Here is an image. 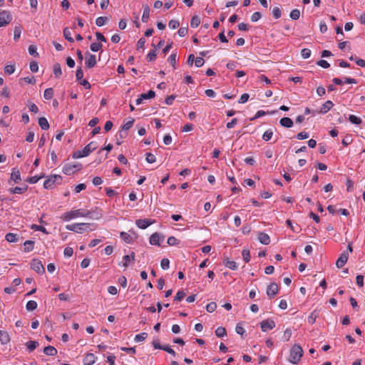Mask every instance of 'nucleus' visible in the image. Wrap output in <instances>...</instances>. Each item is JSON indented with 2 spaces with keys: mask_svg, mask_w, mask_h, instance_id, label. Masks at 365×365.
Returning <instances> with one entry per match:
<instances>
[{
  "mask_svg": "<svg viewBox=\"0 0 365 365\" xmlns=\"http://www.w3.org/2000/svg\"><path fill=\"white\" fill-rule=\"evenodd\" d=\"M79 217H93V212L81 209L71 210L63 213L60 218L63 221H70L72 219Z\"/></svg>",
  "mask_w": 365,
  "mask_h": 365,
  "instance_id": "nucleus-1",
  "label": "nucleus"
},
{
  "mask_svg": "<svg viewBox=\"0 0 365 365\" xmlns=\"http://www.w3.org/2000/svg\"><path fill=\"white\" fill-rule=\"evenodd\" d=\"M302 355V348L299 345L295 344L292 347L290 350L289 361L292 364H297L299 361Z\"/></svg>",
  "mask_w": 365,
  "mask_h": 365,
  "instance_id": "nucleus-2",
  "label": "nucleus"
},
{
  "mask_svg": "<svg viewBox=\"0 0 365 365\" xmlns=\"http://www.w3.org/2000/svg\"><path fill=\"white\" fill-rule=\"evenodd\" d=\"M90 225L91 224L89 223H74L66 225V228L68 230L73 231L77 233H83L84 231L87 230Z\"/></svg>",
  "mask_w": 365,
  "mask_h": 365,
  "instance_id": "nucleus-3",
  "label": "nucleus"
},
{
  "mask_svg": "<svg viewBox=\"0 0 365 365\" xmlns=\"http://www.w3.org/2000/svg\"><path fill=\"white\" fill-rule=\"evenodd\" d=\"M62 178L59 175H51L48 179L45 180L43 183V187L46 189H51L53 187V185L57 183L60 184L61 182Z\"/></svg>",
  "mask_w": 365,
  "mask_h": 365,
  "instance_id": "nucleus-4",
  "label": "nucleus"
},
{
  "mask_svg": "<svg viewBox=\"0 0 365 365\" xmlns=\"http://www.w3.org/2000/svg\"><path fill=\"white\" fill-rule=\"evenodd\" d=\"M82 168V165L80 163L76 164H66L63 168V173L67 175L74 174L77 170H80Z\"/></svg>",
  "mask_w": 365,
  "mask_h": 365,
  "instance_id": "nucleus-5",
  "label": "nucleus"
},
{
  "mask_svg": "<svg viewBox=\"0 0 365 365\" xmlns=\"http://www.w3.org/2000/svg\"><path fill=\"white\" fill-rule=\"evenodd\" d=\"M12 21V16L9 11L0 12V27L8 25Z\"/></svg>",
  "mask_w": 365,
  "mask_h": 365,
  "instance_id": "nucleus-6",
  "label": "nucleus"
},
{
  "mask_svg": "<svg viewBox=\"0 0 365 365\" xmlns=\"http://www.w3.org/2000/svg\"><path fill=\"white\" fill-rule=\"evenodd\" d=\"M31 268L38 274H43L45 269L42 262L38 259H34L31 262Z\"/></svg>",
  "mask_w": 365,
  "mask_h": 365,
  "instance_id": "nucleus-7",
  "label": "nucleus"
},
{
  "mask_svg": "<svg viewBox=\"0 0 365 365\" xmlns=\"http://www.w3.org/2000/svg\"><path fill=\"white\" fill-rule=\"evenodd\" d=\"M86 67L91 68L96 64V59L95 55L91 54L89 52L86 53Z\"/></svg>",
  "mask_w": 365,
  "mask_h": 365,
  "instance_id": "nucleus-8",
  "label": "nucleus"
},
{
  "mask_svg": "<svg viewBox=\"0 0 365 365\" xmlns=\"http://www.w3.org/2000/svg\"><path fill=\"white\" fill-rule=\"evenodd\" d=\"M260 327L262 331L271 330L275 327V322L272 319H266L260 323Z\"/></svg>",
  "mask_w": 365,
  "mask_h": 365,
  "instance_id": "nucleus-9",
  "label": "nucleus"
},
{
  "mask_svg": "<svg viewBox=\"0 0 365 365\" xmlns=\"http://www.w3.org/2000/svg\"><path fill=\"white\" fill-rule=\"evenodd\" d=\"M279 291V287L277 284L272 282L271 283L267 289V294L269 298H273Z\"/></svg>",
  "mask_w": 365,
  "mask_h": 365,
  "instance_id": "nucleus-10",
  "label": "nucleus"
},
{
  "mask_svg": "<svg viewBox=\"0 0 365 365\" xmlns=\"http://www.w3.org/2000/svg\"><path fill=\"white\" fill-rule=\"evenodd\" d=\"M349 258V253L347 252H344L341 254L340 257L336 262V265L338 268H341L347 262Z\"/></svg>",
  "mask_w": 365,
  "mask_h": 365,
  "instance_id": "nucleus-11",
  "label": "nucleus"
},
{
  "mask_svg": "<svg viewBox=\"0 0 365 365\" xmlns=\"http://www.w3.org/2000/svg\"><path fill=\"white\" fill-rule=\"evenodd\" d=\"M97 148L96 143L95 142H91L82 150V153H84L85 155L88 156L91 152Z\"/></svg>",
  "mask_w": 365,
  "mask_h": 365,
  "instance_id": "nucleus-12",
  "label": "nucleus"
},
{
  "mask_svg": "<svg viewBox=\"0 0 365 365\" xmlns=\"http://www.w3.org/2000/svg\"><path fill=\"white\" fill-rule=\"evenodd\" d=\"M163 239V237L160 236L158 232L153 233L150 237V243L153 245L160 246V240Z\"/></svg>",
  "mask_w": 365,
  "mask_h": 365,
  "instance_id": "nucleus-13",
  "label": "nucleus"
},
{
  "mask_svg": "<svg viewBox=\"0 0 365 365\" xmlns=\"http://www.w3.org/2000/svg\"><path fill=\"white\" fill-rule=\"evenodd\" d=\"M333 106L334 104L331 101H327L322 106L320 110L318 112L325 114L333 107Z\"/></svg>",
  "mask_w": 365,
  "mask_h": 365,
  "instance_id": "nucleus-14",
  "label": "nucleus"
},
{
  "mask_svg": "<svg viewBox=\"0 0 365 365\" xmlns=\"http://www.w3.org/2000/svg\"><path fill=\"white\" fill-rule=\"evenodd\" d=\"M259 241L263 245H269L270 243L269 236L264 232H259L258 235Z\"/></svg>",
  "mask_w": 365,
  "mask_h": 365,
  "instance_id": "nucleus-15",
  "label": "nucleus"
},
{
  "mask_svg": "<svg viewBox=\"0 0 365 365\" xmlns=\"http://www.w3.org/2000/svg\"><path fill=\"white\" fill-rule=\"evenodd\" d=\"M135 224L139 228L145 229L151 225V222L147 219H140L136 220Z\"/></svg>",
  "mask_w": 365,
  "mask_h": 365,
  "instance_id": "nucleus-16",
  "label": "nucleus"
},
{
  "mask_svg": "<svg viewBox=\"0 0 365 365\" xmlns=\"http://www.w3.org/2000/svg\"><path fill=\"white\" fill-rule=\"evenodd\" d=\"M96 357L93 354L89 353L83 359L84 365H92L95 362Z\"/></svg>",
  "mask_w": 365,
  "mask_h": 365,
  "instance_id": "nucleus-17",
  "label": "nucleus"
},
{
  "mask_svg": "<svg viewBox=\"0 0 365 365\" xmlns=\"http://www.w3.org/2000/svg\"><path fill=\"white\" fill-rule=\"evenodd\" d=\"M279 123L284 128H291L293 125V121L290 118L284 117L280 119Z\"/></svg>",
  "mask_w": 365,
  "mask_h": 365,
  "instance_id": "nucleus-18",
  "label": "nucleus"
},
{
  "mask_svg": "<svg viewBox=\"0 0 365 365\" xmlns=\"http://www.w3.org/2000/svg\"><path fill=\"white\" fill-rule=\"evenodd\" d=\"M10 341V337L7 331L0 330V341L2 344H6Z\"/></svg>",
  "mask_w": 365,
  "mask_h": 365,
  "instance_id": "nucleus-19",
  "label": "nucleus"
},
{
  "mask_svg": "<svg viewBox=\"0 0 365 365\" xmlns=\"http://www.w3.org/2000/svg\"><path fill=\"white\" fill-rule=\"evenodd\" d=\"M223 263L225 267L232 270H236L238 267L237 263L235 261L230 260L228 258L225 259Z\"/></svg>",
  "mask_w": 365,
  "mask_h": 365,
  "instance_id": "nucleus-20",
  "label": "nucleus"
},
{
  "mask_svg": "<svg viewBox=\"0 0 365 365\" xmlns=\"http://www.w3.org/2000/svg\"><path fill=\"white\" fill-rule=\"evenodd\" d=\"M28 190V185L23 187H15L14 188L9 189V192L13 194H23Z\"/></svg>",
  "mask_w": 365,
  "mask_h": 365,
  "instance_id": "nucleus-21",
  "label": "nucleus"
},
{
  "mask_svg": "<svg viewBox=\"0 0 365 365\" xmlns=\"http://www.w3.org/2000/svg\"><path fill=\"white\" fill-rule=\"evenodd\" d=\"M43 353L47 356H56L57 354V350L52 346H47L44 348Z\"/></svg>",
  "mask_w": 365,
  "mask_h": 365,
  "instance_id": "nucleus-22",
  "label": "nucleus"
},
{
  "mask_svg": "<svg viewBox=\"0 0 365 365\" xmlns=\"http://www.w3.org/2000/svg\"><path fill=\"white\" fill-rule=\"evenodd\" d=\"M38 124H39V126L43 130H46L49 128V123H48L47 119L44 117L39 118Z\"/></svg>",
  "mask_w": 365,
  "mask_h": 365,
  "instance_id": "nucleus-23",
  "label": "nucleus"
},
{
  "mask_svg": "<svg viewBox=\"0 0 365 365\" xmlns=\"http://www.w3.org/2000/svg\"><path fill=\"white\" fill-rule=\"evenodd\" d=\"M143 14L142 16V21L146 23L150 18V8L148 6H143Z\"/></svg>",
  "mask_w": 365,
  "mask_h": 365,
  "instance_id": "nucleus-24",
  "label": "nucleus"
},
{
  "mask_svg": "<svg viewBox=\"0 0 365 365\" xmlns=\"http://www.w3.org/2000/svg\"><path fill=\"white\" fill-rule=\"evenodd\" d=\"M53 74L55 75L56 78H59L62 75L61 64L58 63H56L53 65Z\"/></svg>",
  "mask_w": 365,
  "mask_h": 365,
  "instance_id": "nucleus-25",
  "label": "nucleus"
},
{
  "mask_svg": "<svg viewBox=\"0 0 365 365\" xmlns=\"http://www.w3.org/2000/svg\"><path fill=\"white\" fill-rule=\"evenodd\" d=\"M63 36L69 42H74V39L72 37L71 32L68 27L63 29Z\"/></svg>",
  "mask_w": 365,
  "mask_h": 365,
  "instance_id": "nucleus-26",
  "label": "nucleus"
},
{
  "mask_svg": "<svg viewBox=\"0 0 365 365\" xmlns=\"http://www.w3.org/2000/svg\"><path fill=\"white\" fill-rule=\"evenodd\" d=\"M11 180H14L15 182H19L21 181V175L19 170H14L11 174Z\"/></svg>",
  "mask_w": 365,
  "mask_h": 365,
  "instance_id": "nucleus-27",
  "label": "nucleus"
},
{
  "mask_svg": "<svg viewBox=\"0 0 365 365\" xmlns=\"http://www.w3.org/2000/svg\"><path fill=\"white\" fill-rule=\"evenodd\" d=\"M108 21V18L106 16H100L96 19V24L98 26H102Z\"/></svg>",
  "mask_w": 365,
  "mask_h": 365,
  "instance_id": "nucleus-28",
  "label": "nucleus"
},
{
  "mask_svg": "<svg viewBox=\"0 0 365 365\" xmlns=\"http://www.w3.org/2000/svg\"><path fill=\"white\" fill-rule=\"evenodd\" d=\"M26 308L28 311H34L37 308V303L36 301L30 300L27 302Z\"/></svg>",
  "mask_w": 365,
  "mask_h": 365,
  "instance_id": "nucleus-29",
  "label": "nucleus"
},
{
  "mask_svg": "<svg viewBox=\"0 0 365 365\" xmlns=\"http://www.w3.org/2000/svg\"><path fill=\"white\" fill-rule=\"evenodd\" d=\"M200 24V19L198 16H192L191 21H190V26L192 28L197 27Z\"/></svg>",
  "mask_w": 365,
  "mask_h": 365,
  "instance_id": "nucleus-30",
  "label": "nucleus"
},
{
  "mask_svg": "<svg viewBox=\"0 0 365 365\" xmlns=\"http://www.w3.org/2000/svg\"><path fill=\"white\" fill-rule=\"evenodd\" d=\"M34 242L31 240H26L24 245V251L25 252H29L31 251L34 249Z\"/></svg>",
  "mask_w": 365,
  "mask_h": 365,
  "instance_id": "nucleus-31",
  "label": "nucleus"
},
{
  "mask_svg": "<svg viewBox=\"0 0 365 365\" xmlns=\"http://www.w3.org/2000/svg\"><path fill=\"white\" fill-rule=\"evenodd\" d=\"M215 334L218 337H223L227 334L226 329L222 327H219L215 330Z\"/></svg>",
  "mask_w": 365,
  "mask_h": 365,
  "instance_id": "nucleus-32",
  "label": "nucleus"
},
{
  "mask_svg": "<svg viewBox=\"0 0 365 365\" xmlns=\"http://www.w3.org/2000/svg\"><path fill=\"white\" fill-rule=\"evenodd\" d=\"M38 346V341H29L27 343H26V346H27V349L30 351H34L37 346Z\"/></svg>",
  "mask_w": 365,
  "mask_h": 365,
  "instance_id": "nucleus-33",
  "label": "nucleus"
},
{
  "mask_svg": "<svg viewBox=\"0 0 365 365\" xmlns=\"http://www.w3.org/2000/svg\"><path fill=\"white\" fill-rule=\"evenodd\" d=\"M53 96V88H46L44 91L43 97H44L45 99L50 100V99L52 98Z\"/></svg>",
  "mask_w": 365,
  "mask_h": 365,
  "instance_id": "nucleus-34",
  "label": "nucleus"
},
{
  "mask_svg": "<svg viewBox=\"0 0 365 365\" xmlns=\"http://www.w3.org/2000/svg\"><path fill=\"white\" fill-rule=\"evenodd\" d=\"M349 121L355 125H359L361 123L362 120L360 118L354 115H350L349 117Z\"/></svg>",
  "mask_w": 365,
  "mask_h": 365,
  "instance_id": "nucleus-35",
  "label": "nucleus"
},
{
  "mask_svg": "<svg viewBox=\"0 0 365 365\" xmlns=\"http://www.w3.org/2000/svg\"><path fill=\"white\" fill-rule=\"evenodd\" d=\"M289 16L293 20L299 19L300 16V11L297 9H293L289 14Z\"/></svg>",
  "mask_w": 365,
  "mask_h": 365,
  "instance_id": "nucleus-36",
  "label": "nucleus"
},
{
  "mask_svg": "<svg viewBox=\"0 0 365 365\" xmlns=\"http://www.w3.org/2000/svg\"><path fill=\"white\" fill-rule=\"evenodd\" d=\"M272 135L273 131L271 129H269L264 133L262 135V139L264 141H269L272 138Z\"/></svg>",
  "mask_w": 365,
  "mask_h": 365,
  "instance_id": "nucleus-37",
  "label": "nucleus"
},
{
  "mask_svg": "<svg viewBox=\"0 0 365 365\" xmlns=\"http://www.w3.org/2000/svg\"><path fill=\"white\" fill-rule=\"evenodd\" d=\"M6 240L9 242H15L17 241V235L14 233H8L5 237Z\"/></svg>",
  "mask_w": 365,
  "mask_h": 365,
  "instance_id": "nucleus-38",
  "label": "nucleus"
},
{
  "mask_svg": "<svg viewBox=\"0 0 365 365\" xmlns=\"http://www.w3.org/2000/svg\"><path fill=\"white\" fill-rule=\"evenodd\" d=\"M155 93L152 90H150L147 93L141 94V97H142V98H143V100L153 98L155 97Z\"/></svg>",
  "mask_w": 365,
  "mask_h": 365,
  "instance_id": "nucleus-39",
  "label": "nucleus"
},
{
  "mask_svg": "<svg viewBox=\"0 0 365 365\" xmlns=\"http://www.w3.org/2000/svg\"><path fill=\"white\" fill-rule=\"evenodd\" d=\"M120 237L127 243H130L132 241L130 235L125 232H120Z\"/></svg>",
  "mask_w": 365,
  "mask_h": 365,
  "instance_id": "nucleus-40",
  "label": "nucleus"
},
{
  "mask_svg": "<svg viewBox=\"0 0 365 365\" xmlns=\"http://www.w3.org/2000/svg\"><path fill=\"white\" fill-rule=\"evenodd\" d=\"M148 336V334L145 332L140 333L139 334L135 335V341H144Z\"/></svg>",
  "mask_w": 365,
  "mask_h": 365,
  "instance_id": "nucleus-41",
  "label": "nucleus"
},
{
  "mask_svg": "<svg viewBox=\"0 0 365 365\" xmlns=\"http://www.w3.org/2000/svg\"><path fill=\"white\" fill-rule=\"evenodd\" d=\"M272 15L275 19H278L281 17L282 12L279 7H274L272 9Z\"/></svg>",
  "mask_w": 365,
  "mask_h": 365,
  "instance_id": "nucleus-42",
  "label": "nucleus"
},
{
  "mask_svg": "<svg viewBox=\"0 0 365 365\" xmlns=\"http://www.w3.org/2000/svg\"><path fill=\"white\" fill-rule=\"evenodd\" d=\"M102 46L101 43L94 42L91 44V50L93 52H96L101 49Z\"/></svg>",
  "mask_w": 365,
  "mask_h": 365,
  "instance_id": "nucleus-43",
  "label": "nucleus"
},
{
  "mask_svg": "<svg viewBox=\"0 0 365 365\" xmlns=\"http://www.w3.org/2000/svg\"><path fill=\"white\" fill-rule=\"evenodd\" d=\"M317 317H318V314L317 313L316 311H314L308 317V322L310 324H314L316 322V319Z\"/></svg>",
  "mask_w": 365,
  "mask_h": 365,
  "instance_id": "nucleus-44",
  "label": "nucleus"
},
{
  "mask_svg": "<svg viewBox=\"0 0 365 365\" xmlns=\"http://www.w3.org/2000/svg\"><path fill=\"white\" fill-rule=\"evenodd\" d=\"M243 259L245 262H249L250 260V253L249 250L244 249L242 252Z\"/></svg>",
  "mask_w": 365,
  "mask_h": 365,
  "instance_id": "nucleus-45",
  "label": "nucleus"
},
{
  "mask_svg": "<svg viewBox=\"0 0 365 365\" xmlns=\"http://www.w3.org/2000/svg\"><path fill=\"white\" fill-rule=\"evenodd\" d=\"M185 295L186 294L183 290H180L177 292L174 298V300L180 302L185 297Z\"/></svg>",
  "mask_w": 365,
  "mask_h": 365,
  "instance_id": "nucleus-46",
  "label": "nucleus"
},
{
  "mask_svg": "<svg viewBox=\"0 0 365 365\" xmlns=\"http://www.w3.org/2000/svg\"><path fill=\"white\" fill-rule=\"evenodd\" d=\"M31 229L32 230H34L36 231H41L45 234H48V232H47L46 229L43 227V226H41V225H31Z\"/></svg>",
  "mask_w": 365,
  "mask_h": 365,
  "instance_id": "nucleus-47",
  "label": "nucleus"
},
{
  "mask_svg": "<svg viewBox=\"0 0 365 365\" xmlns=\"http://www.w3.org/2000/svg\"><path fill=\"white\" fill-rule=\"evenodd\" d=\"M156 55H157V54H156V50H155V49H154V50H153V51H150L148 53V54L147 55L146 58H147V60H148V61H154V60L155 59V58H156Z\"/></svg>",
  "mask_w": 365,
  "mask_h": 365,
  "instance_id": "nucleus-48",
  "label": "nucleus"
},
{
  "mask_svg": "<svg viewBox=\"0 0 365 365\" xmlns=\"http://www.w3.org/2000/svg\"><path fill=\"white\" fill-rule=\"evenodd\" d=\"M168 26L170 29H175L179 27L180 26V22L177 20H175V19H172L169 21L168 23Z\"/></svg>",
  "mask_w": 365,
  "mask_h": 365,
  "instance_id": "nucleus-49",
  "label": "nucleus"
},
{
  "mask_svg": "<svg viewBox=\"0 0 365 365\" xmlns=\"http://www.w3.org/2000/svg\"><path fill=\"white\" fill-rule=\"evenodd\" d=\"M217 308V304L215 302H210L207 304L206 306V310L208 312H213Z\"/></svg>",
  "mask_w": 365,
  "mask_h": 365,
  "instance_id": "nucleus-50",
  "label": "nucleus"
},
{
  "mask_svg": "<svg viewBox=\"0 0 365 365\" xmlns=\"http://www.w3.org/2000/svg\"><path fill=\"white\" fill-rule=\"evenodd\" d=\"M15 67L14 65H7L4 67V72L9 75L14 73Z\"/></svg>",
  "mask_w": 365,
  "mask_h": 365,
  "instance_id": "nucleus-51",
  "label": "nucleus"
},
{
  "mask_svg": "<svg viewBox=\"0 0 365 365\" xmlns=\"http://www.w3.org/2000/svg\"><path fill=\"white\" fill-rule=\"evenodd\" d=\"M160 266L163 269H168L170 267V261L167 258H164L161 260Z\"/></svg>",
  "mask_w": 365,
  "mask_h": 365,
  "instance_id": "nucleus-52",
  "label": "nucleus"
},
{
  "mask_svg": "<svg viewBox=\"0 0 365 365\" xmlns=\"http://www.w3.org/2000/svg\"><path fill=\"white\" fill-rule=\"evenodd\" d=\"M29 53L30 55L34 57L38 56V53L36 51V47L34 45H30L29 47Z\"/></svg>",
  "mask_w": 365,
  "mask_h": 365,
  "instance_id": "nucleus-53",
  "label": "nucleus"
},
{
  "mask_svg": "<svg viewBox=\"0 0 365 365\" xmlns=\"http://www.w3.org/2000/svg\"><path fill=\"white\" fill-rule=\"evenodd\" d=\"M21 29L20 27L19 26H16L15 29H14V40H18L20 36H21Z\"/></svg>",
  "mask_w": 365,
  "mask_h": 365,
  "instance_id": "nucleus-54",
  "label": "nucleus"
},
{
  "mask_svg": "<svg viewBox=\"0 0 365 365\" xmlns=\"http://www.w3.org/2000/svg\"><path fill=\"white\" fill-rule=\"evenodd\" d=\"M76 79L77 81H81L83 79V69L81 68V66H79L77 70H76Z\"/></svg>",
  "mask_w": 365,
  "mask_h": 365,
  "instance_id": "nucleus-55",
  "label": "nucleus"
},
{
  "mask_svg": "<svg viewBox=\"0 0 365 365\" xmlns=\"http://www.w3.org/2000/svg\"><path fill=\"white\" fill-rule=\"evenodd\" d=\"M168 244L170 246L177 245L179 244V240L175 237H170L168 239Z\"/></svg>",
  "mask_w": 365,
  "mask_h": 365,
  "instance_id": "nucleus-56",
  "label": "nucleus"
},
{
  "mask_svg": "<svg viewBox=\"0 0 365 365\" xmlns=\"http://www.w3.org/2000/svg\"><path fill=\"white\" fill-rule=\"evenodd\" d=\"M134 121L135 120L133 118L131 119L130 120L128 121L127 123H125L123 126H122V129L123 130H129L130 128H132V126L133 125V123H134Z\"/></svg>",
  "mask_w": 365,
  "mask_h": 365,
  "instance_id": "nucleus-57",
  "label": "nucleus"
},
{
  "mask_svg": "<svg viewBox=\"0 0 365 365\" xmlns=\"http://www.w3.org/2000/svg\"><path fill=\"white\" fill-rule=\"evenodd\" d=\"M176 57H177V54H176V53H172L168 58V61L174 67V68H175Z\"/></svg>",
  "mask_w": 365,
  "mask_h": 365,
  "instance_id": "nucleus-58",
  "label": "nucleus"
},
{
  "mask_svg": "<svg viewBox=\"0 0 365 365\" xmlns=\"http://www.w3.org/2000/svg\"><path fill=\"white\" fill-rule=\"evenodd\" d=\"M156 160L155 155L150 153L146 154V161L148 163H153Z\"/></svg>",
  "mask_w": 365,
  "mask_h": 365,
  "instance_id": "nucleus-59",
  "label": "nucleus"
},
{
  "mask_svg": "<svg viewBox=\"0 0 365 365\" xmlns=\"http://www.w3.org/2000/svg\"><path fill=\"white\" fill-rule=\"evenodd\" d=\"M301 54L304 58H308L311 56V51L309 48H303L301 51Z\"/></svg>",
  "mask_w": 365,
  "mask_h": 365,
  "instance_id": "nucleus-60",
  "label": "nucleus"
},
{
  "mask_svg": "<svg viewBox=\"0 0 365 365\" xmlns=\"http://www.w3.org/2000/svg\"><path fill=\"white\" fill-rule=\"evenodd\" d=\"M28 106L31 112H33L34 113H37L38 112V108L36 106L35 103H30L28 104Z\"/></svg>",
  "mask_w": 365,
  "mask_h": 365,
  "instance_id": "nucleus-61",
  "label": "nucleus"
},
{
  "mask_svg": "<svg viewBox=\"0 0 365 365\" xmlns=\"http://www.w3.org/2000/svg\"><path fill=\"white\" fill-rule=\"evenodd\" d=\"M73 248L70 247H67L64 249L63 254L65 257H70L73 255Z\"/></svg>",
  "mask_w": 365,
  "mask_h": 365,
  "instance_id": "nucleus-62",
  "label": "nucleus"
},
{
  "mask_svg": "<svg viewBox=\"0 0 365 365\" xmlns=\"http://www.w3.org/2000/svg\"><path fill=\"white\" fill-rule=\"evenodd\" d=\"M30 70L33 73H36L38 70V63L36 61H32L30 63Z\"/></svg>",
  "mask_w": 365,
  "mask_h": 365,
  "instance_id": "nucleus-63",
  "label": "nucleus"
},
{
  "mask_svg": "<svg viewBox=\"0 0 365 365\" xmlns=\"http://www.w3.org/2000/svg\"><path fill=\"white\" fill-rule=\"evenodd\" d=\"M188 29L187 27H181L179 29L178 34L180 37H183L187 34Z\"/></svg>",
  "mask_w": 365,
  "mask_h": 365,
  "instance_id": "nucleus-64",
  "label": "nucleus"
}]
</instances>
